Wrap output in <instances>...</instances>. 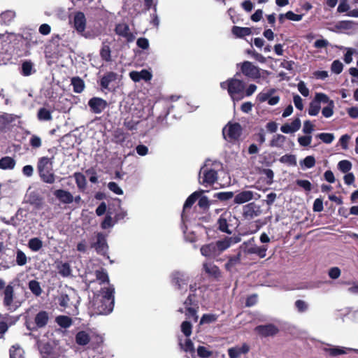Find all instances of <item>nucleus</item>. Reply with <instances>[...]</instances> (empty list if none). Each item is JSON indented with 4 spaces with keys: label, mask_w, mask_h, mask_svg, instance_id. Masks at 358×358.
<instances>
[{
    "label": "nucleus",
    "mask_w": 358,
    "mask_h": 358,
    "mask_svg": "<svg viewBox=\"0 0 358 358\" xmlns=\"http://www.w3.org/2000/svg\"><path fill=\"white\" fill-rule=\"evenodd\" d=\"M117 78V74L115 72L106 73L100 80V85L102 90H109L110 84L115 81Z\"/></svg>",
    "instance_id": "nucleus-30"
},
{
    "label": "nucleus",
    "mask_w": 358,
    "mask_h": 358,
    "mask_svg": "<svg viewBox=\"0 0 358 358\" xmlns=\"http://www.w3.org/2000/svg\"><path fill=\"white\" fill-rule=\"evenodd\" d=\"M337 11L338 13H347L349 17H358V9L350 10V6L348 3H340Z\"/></svg>",
    "instance_id": "nucleus-33"
},
{
    "label": "nucleus",
    "mask_w": 358,
    "mask_h": 358,
    "mask_svg": "<svg viewBox=\"0 0 358 358\" xmlns=\"http://www.w3.org/2000/svg\"><path fill=\"white\" fill-rule=\"evenodd\" d=\"M241 250H239L236 255L229 256L228 257V261L224 265L225 269L228 271H231L236 265L241 264Z\"/></svg>",
    "instance_id": "nucleus-32"
},
{
    "label": "nucleus",
    "mask_w": 358,
    "mask_h": 358,
    "mask_svg": "<svg viewBox=\"0 0 358 358\" xmlns=\"http://www.w3.org/2000/svg\"><path fill=\"white\" fill-rule=\"evenodd\" d=\"M217 172L207 166H203L199 171V182L205 186L213 185L217 180Z\"/></svg>",
    "instance_id": "nucleus-6"
},
{
    "label": "nucleus",
    "mask_w": 358,
    "mask_h": 358,
    "mask_svg": "<svg viewBox=\"0 0 358 358\" xmlns=\"http://www.w3.org/2000/svg\"><path fill=\"white\" fill-rule=\"evenodd\" d=\"M50 320V313L45 310H40L34 317V321L26 320L27 327L29 330H36L45 327Z\"/></svg>",
    "instance_id": "nucleus-5"
},
{
    "label": "nucleus",
    "mask_w": 358,
    "mask_h": 358,
    "mask_svg": "<svg viewBox=\"0 0 358 358\" xmlns=\"http://www.w3.org/2000/svg\"><path fill=\"white\" fill-rule=\"evenodd\" d=\"M162 108L163 110L158 115V122L163 121L164 119L169 115L170 109L173 108L171 102L166 99L158 96V109Z\"/></svg>",
    "instance_id": "nucleus-22"
},
{
    "label": "nucleus",
    "mask_w": 358,
    "mask_h": 358,
    "mask_svg": "<svg viewBox=\"0 0 358 358\" xmlns=\"http://www.w3.org/2000/svg\"><path fill=\"white\" fill-rule=\"evenodd\" d=\"M217 315L215 314H203L200 320V324H210L217 321Z\"/></svg>",
    "instance_id": "nucleus-60"
},
{
    "label": "nucleus",
    "mask_w": 358,
    "mask_h": 358,
    "mask_svg": "<svg viewBox=\"0 0 358 358\" xmlns=\"http://www.w3.org/2000/svg\"><path fill=\"white\" fill-rule=\"evenodd\" d=\"M11 317L8 314L0 315V338L7 331L8 329V324H11Z\"/></svg>",
    "instance_id": "nucleus-35"
},
{
    "label": "nucleus",
    "mask_w": 358,
    "mask_h": 358,
    "mask_svg": "<svg viewBox=\"0 0 358 358\" xmlns=\"http://www.w3.org/2000/svg\"><path fill=\"white\" fill-rule=\"evenodd\" d=\"M88 106L92 113L95 114L101 113L107 107L108 103L106 100L99 97H92L88 101Z\"/></svg>",
    "instance_id": "nucleus-14"
},
{
    "label": "nucleus",
    "mask_w": 358,
    "mask_h": 358,
    "mask_svg": "<svg viewBox=\"0 0 358 358\" xmlns=\"http://www.w3.org/2000/svg\"><path fill=\"white\" fill-rule=\"evenodd\" d=\"M71 85H73V91L76 93H81L84 90V82L78 77H75L71 79Z\"/></svg>",
    "instance_id": "nucleus-43"
},
{
    "label": "nucleus",
    "mask_w": 358,
    "mask_h": 358,
    "mask_svg": "<svg viewBox=\"0 0 358 358\" xmlns=\"http://www.w3.org/2000/svg\"><path fill=\"white\" fill-rule=\"evenodd\" d=\"M29 144L33 148H39L42 145V140L38 136L33 134L29 139Z\"/></svg>",
    "instance_id": "nucleus-64"
},
{
    "label": "nucleus",
    "mask_w": 358,
    "mask_h": 358,
    "mask_svg": "<svg viewBox=\"0 0 358 358\" xmlns=\"http://www.w3.org/2000/svg\"><path fill=\"white\" fill-rule=\"evenodd\" d=\"M243 245L245 246L244 248L241 246L240 248L243 249V251L245 255L255 254L260 258H264L266 255V250H268L267 245L257 246L254 245L248 246L246 243H244Z\"/></svg>",
    "instance_id": "nucleus-16"
},
{
    "label": "nucleus",
    "mask_w": 358,
    "mask_h": 358,
    "mask_svg": "<svg viewBox=\"0 0 358 358\" xmlns=\"http://www.w3.org/2000/svg\"><path fill=\"white\" fill-rule=\"evenodd\" d=\"M237 66H240L241 73L249 78L256 80L261 77L259 68L255 66L251 62L245 61L237 64Z\"/></svg>",
    "instance_id": "nucleus-7"
},
{
    "label": "nucleus",
    "mask_w": 358,
    "mask_h": 358,
    "mask_svg": "<svg viewBox=\"0 0 358 358\" xmlns=\"http://www.w3.org/2000/svg\"><path fill=\"white\" fill-rule=\"evenodd\" d=\"M286 137L282 134H276L273 136L272 140L270 142V146L271 147H281L285 143Z\"/></svg>",
    "instance_id": "nucleus-52"
},
{
    "label": "nucleus",
    "mask_w": 358,
    "mask_h": 358,
    "mask_svg": "<svg viewBox=\"0 0 358 358\" xmlns=\"http://www.w3.org/2000/svg\"><path fill=\"white\" fill-rule=\"evenodd\" d=\"M73 177L78 189H84L87 185L85 176L81 173L76 172L73 174Z\"/></svg>",
    "instance_id": "nucleus-46"
},
{
    "label": "nucleus",
    "mask_w": 358,
    "mask_h": 358,
    "mask_svg": "<svg viewBox=\"0 0 358 358\" xmlns=\"http://www.w3.org/2000/svg\"><path fill=\"white\" fill-rule=\"evenodd\" d=\"M241 241V238L238 236L234 237H225L222 240L216 241L215 246L216 249L220 255L223 251L228 249L232 244L237 243Z\"/></svg>",
    "instance_id": "nucleus-17"
},
{
    "label": "nucleus",
    "mask_w": 358,
    "mask_h": 358,
    "mask_svg": "<svg viewBox=\"0 0 358 358\" xmlns=\"http://www.w3.org/2000/svg\"><path fill=\"white\" fill-rule=\"evenodd\" d=\"M37 117L40 121H50L52 119L51 112L45 108L38 110Z\"/></svg>",
    "instance_id": "nucleus-48"
},
{
    "label": "nucleus",
    "mask_w": 358,
    "mask_h": 358,
    "mask_svg": "<svg viewBox=\"0 0 358 358\" xmlns=\"http://www.w3.org/2000/svg\"><path fill=\"white\" fill-rule=\"evenodd\" d=\"M55 197L64 204H70L73 201V196L69 191L57 189L54 192Z\"/></svg>",
    "instance_id": "nucleus-24"
},
{
    "label": "nucleus",
    "mask_w": 358,
    "mask_h": 358,
    "mask_svg": "<svg viewBox=\"0 0 358 358\" xmlns=\"http://www.w3.org/2000/svg\"><path fill=\"white\" fill-rule=\"evenodd\" d=\"M90 341L89 334L85 331H78L76 335V342L79 345H86Z\"/></svg>",
    "instance_id": "nucleus-36"
},
{
    "label": "nucleus",
    "mask_w": 358,
    "mask_h": 358,
    "mask_svg": "<svg viewBox=\"0 0 358 358\" xmlns=\"http://www.w3.org/2000/svg\"><path fill=\"white\" fill-rule=\"evenodd\" d=\"M200 251L201 255L206 257H215L216 256L219 255L215 243H210L202 245L201 247Z\"/></svg>",
    "instance_id": "nucleus-27"
},
{
    "label": "nucleus",
    "mask_w": 358,
    "mask_h": 358,
    "mask_svg": "<svg viewBox=\"0 0 358 358\" xmlns=\"http://www.w3.org/2000/svg\"><path fill=\"white\" fill-rule=\"evenodd\" d=\"M260 213L259 206L254 202L246 204L243 207V217L245 220H251L259 216Z\"/></svg>",
    "instance_id": "nucleus-13"
},
{
    "label": "nucleus",
    "mask_w": 358,
    "mask_h": 358,
    "mask_svg": "<svg viewBox=\"0 0 358 358\" xmlns=\"http://www.w3.org/2000/svg\"><path fill=\"white\" fill-rule=\"evenodd\" d=\"M36 71L34 69V64L30 60H26L22 64V74L24 76H29Z\"/></svg>",
    "instance_id": "nucleus-40"
},
{
    "label": "nucleus",
    "mask_w": 358,
    "mask_h": 358,
    "mask_svg": "<svg viewBox=\"0 0 358 358\" xmlns=\"http://www.w3.org/2000/svg\"><path fill=\"white\" fill-rule=\"evenodd\" d=\"M73 27L79 34H83L86 27V18L83 12H76L73 17Z\"/></svg>",
    "instance_id": "nucleus-20"
},
{
    "label": "nucleus",
    "mask_w": 358,
    "mask_h": 358,
    "mask_svg": "<svg viewBox=\"0 0 358 358\" xmlns=\"http://www.w3.org/2000/svg\"><path fill=\"white\" fill-rule=\"evenodd\" d=\"M301 125V120L299 117L295 118L290 124H285L281 126L280 130L284 134H289L297 131Z\"/></svg>",
    "instance_id": "nucleus-29"
},
{
    "label": "nucleus",
    "mask_w": 358,
    "mask_h": 358,
    "mask_svg": "<svg viewBox=\"0 0 358 358\" xmlns=\"http://www.w3.org/2000/svg\"><path fill=\"white\" fill-rule=\"evenodd\" d=\"M110 48L108 45H103L100 51L101 57L106 62L111 61Z\"/></svg>",
    "instance_id": "nucleus-57"
},
{
    "label": "nucleus",
    "mask_w": 358,
    "mask_h": 358,
    "mask_svg": "<svg viewBox=\"0 0 358 358\" xmlns=\"http://www.w3.org/2000/svg\"><path fill=\"white\" fill-rule=\"evenodd\" d=\"M260 174H264L266 176V184L271 185L273 182L274 173L271 169H263L259 170Z\"/></svg>",
    "instance_id": "nucleus-54"
},
{
    "label": "nucleus",
    "mask_w": 358,
    "mask_h": 358,
    "mask_svg": "<svg viewBox=\"0 0 358 358\" xmlns=\"http://www.w3.org/2000/svg\"><path fill=\"white\" fill-rule=\"evenodd\" d=\"M95 275H96V280H98L101 284L104 283V282L108 283L109 278H108V273L105 269L101 268L100 270H96L95 271Z\"/></svg>",
    "instance_id": "nucleus-53"
},
{
    "label": "nucleus",
    "mask_w": 358,
    "mask_h": 358,
    "mask_svg": "<svg viewBox=\"0 0 358 358\" xmlns=\"http://www.w3.org/2000/svg\"><path fill=\"white\" fill-rule=\"evenodd\" d=\"M129 77L135 83L140 82L141 80L148 82L151 80L152 74L150 71L146 69H143L141 71H131L129 73Z\"/></svg>",
    "instance_id": "nucleus-19"
},
{
    "label": "nucleus",
    "mask_w": 358,
    "mask_h": 358,
    "mask_svg": "<svg viewBox=\"0 0 358 358\" xmlns=\"http://www.w3.org/2000/svg\"><path fill=\"white\" fill-rule=\"evenodd\" d=\"M232 34L237 38H243L252 34L251 29L249 27H241L234 26L231 29Z\"/></svg>",
    "instance_id": "nucleus-34"
},
{
    "label": "nucleus",
    "mask_w": 358,
    "mask_h": 358,
    "mask_svg": "<svg viewBox=\"0 0 358 358\" xmlns=\"http://www.w3.org/2000/svg\"><path fill=\"white\" fill-rule=\"evenodd\" d=\"M15 13L13 10H8L0 14V23L1 24H9L15 18Z\"/></svg>",
    "instance_id": "nucleus-37"
},
{
    "label": "nucleus",
    "mask_w": 358,
    "mask_h": 358,
    "mask_svg": "<svg viewBox=\"0 0 358 358\" xmlns=\"http://www.w3.org/2000/svg\"><path fill=\"white\" fill-rule=\"evenodd\" d=\"M214 197L221 201H227L234 197L232 192H220L215 194Z\"/></svg>",
    "instance_id": "nucleus-58"
},
{
    "label": "nucleus",
    "mask_w": 358,
    "mask_h": 358,
    "mask_svg": "<svg viewBox=\"0 0 358 358\" xmlns=\"http://www.w3.org/2000/svg\"><path fill=\"white\" fill-rule=\"evenodd\" d=\"M279 161L282 164H286L289 166H296V158L294 155L292 154H286L282 156Z\"/></svg>",
    "instance_id": "nucleus-50"
},
{
    "label": "nucleus",
    "mask_w": 358,
    "mask_h": 358,
    "mask_svg": "<svg viewBox=\"0 0 358 358\" xmlns=\"http://www.w3.org/2000/svg\"><path fill=\"white\" fill-rule=\"evenodd\" d=\"M27 262V257L24 252L20 250L16 251V263L18 266H24Z\"/></svg>",
    "instance_id": "nucleus-59"
},
{
    "label": "nucleus",
    "mask_w": 358,
    "mask_h": 358,
    "mask_svg": "<svg viewBox=\"0 0 358 358\" xmlns=\"http://www.w3.org/2000/svg\"><path fill=\"white\" fill-rule=\"evenodd\" d=\"M275 92V89L271 88L266 92H260L257 95V99L260 103H263L266 101H268V98H270V96H271Z\"/></svg>",
    "instance_id": "nucleus-56"
},
{
    "label": "nucleus",
    "mask_w": 358,
    "mask_h": 358,
    "mask_svg": "<svg viewBox=\"0 0 358 358\" xmlns=\"http://www.w3.org/2000/svg\"><path fill=\"white\" fill-rule=\"evenodd\" d=\"M259 158V162L266 166H271V164L275 162L273 154L266 152L260 155Z\"/></svg>",
    "instance_id": "nucleus-42"
},
{
    "label": "nucleus",
    "mask_w": 358,
    "mask_h": 358,
    "mask_svg": "<svg viewBox=\"0 0 358 358\" xmlns=\"http://www.w3.org/2000/svg\"><path fill=\"white\" fill-rule=\"evenodd\" d=\"M329 101V96L324 93H316L314 99L310 103L308 108V114L310 116L317 115L321 108L320 103H327Z\"/></svg>",
    "instance_id": "nucleus-10"
},
{
    "label": "nucleus",
    "mask_w": 358,
    "mask_h": 358,
    "mask_svg": "<svg viewBox=\"0 0 358 358\" xmlns=\"http://www.w3.org/2000/svg\"><path fill=\"white\" fill-rule=\"evenodd\" d=\"M52 164V159L48 157H41L37 164V170L41 179L48 184H53L56 180Z\"/></svg>",
    "instance_id": "nucleus-3"
},
{
    "label": "nucleus",
    "mask_w": 358,
    "mask_h": 358,
    "mask_svg": "<svg viewBox=\"0 0 358 358\" xmlns=\"http://www.w3.org/2000/svg\"><path fill=\"white\" fill-rule=\"evenodd\" d=\"M255 331L262 337L273 336L279 332L278 328L273 324L258 325Z\"/></svg>",
    "instance_id": "nucleus-15"
},
{
    "label": "nucleus",
    "mask_w": 358,
    "mask_h": 358,
    "mask_svg": "<svg viewBox=\"0 0 358 358\" xmlns=\"http://www.w3.org/2000/svg\"><path fill=\"white\" fill-rule=\"evenodd\" d=\"M15 161L10 157H3L0 159V169L12 170L15 168Z\"/></svg>",
    "instance_id": "nucleus-38"
},
{
    "label": "nucleus",
    "mask_w": 358,
    "mask_h": 358,
    "mask_svg": "<svg viewBox=\"0 0 358 358\" xmlns=\"http://www.w3.org/2000/svg\"><path fill=\"white\" fill-rule=\"evenodd\" d=\"M315 159L313 156H307L302 161L300 162L301 166H304L307 169H310L315 165Z\"/></svg>",
    "instance_id": "nucleus-61"
},
{
    "label": "nucleus",
    "mask_w": 358,
    "mask_h": 358,
    "mask_svg": "<svg viewBox=\"0 0 358 358\" xmlns=\"http://www.w3.org/2000/svg\"><path fill=\"white\" fill-rule=\"evenodd\" d=\"M222 134L226 138L230 140H238L242 134V127L238 122H229L223 129Z\"/></svg>",
    "instance_id": "nucleus-9"
},
{
    "label": "nucleus",
    "mask_w": 358,
    "mask_h": 358,
    "mask_svg": "<svg viewBox=\"0 0 358 358\" xmlns=\"http://www.w3.org/2000/svg\"><path fill=\"white\" fill-rule=\"evenodd\" d=\"M116 223L115 217H112V213L108 211L104 220L101 223V227L103 229H107L113 227Z\"/></svg>",
    "instance_id": "nucleus-39"
},
{
    "label": "nucleus",
    "mask_w": 358,
    "mask_h": 358,
    "mask_svg": "<svg viewBox=\"0 0 358 358\" xmlns=\"http://www.w3.org/2000/svg\"><path fill=\"white\" fill-rule=\"evenodd\" d=\"M115 32L118 36L125 38L128 43L133 42L136 38L135 35L130 31L129 25L126 23L116 24Z\"/></svg>",
    "instance_id": "nucleus-12"
},
{
    "label": "nucleus",
    "mask_w": 358,
    "mask_h": 358,
    "mask_svg": "<svg viewBox=\"0 0 358 358\" xmlns=\"http://www.w3.org/2000/svg\"><path fill=\"white\" fill-rule=\"evenodd\" d=\"M323 143L329 144L334 140V135L331 133H320L317 135Z\"/></svg>",
    "instance_id": "nucleus-62"
},
{
    "label": "nucleus",
    "mask_w": 358,
    "mask_h": 358,
    "mask_svg": "<svg viewBox=\"0 0 358 358\" xmlns=\"http://www.w3.org/2000/svg\"><path fill=\"white\" fill-rule=\"evenodd\" d=\"M352 163L347 159L341 160L338 164V169L343 173H348L352 169Z\"/></svg>",
    "instance_id": "nucleus-55"
},
{
    "label": "nucleus",
    "mask_w": 358,
    "mask_h": 358,
    "mask_svg": "<svg viewBox=\"0 0 358 358\" xmlns=\"http://www.w3.org/2000/svg\"><path fill=\"white\" fill-rule=\"evenodd\" d=\"M56 322L63 328H68L72 324L71 319L68 316L60 315L56 317Z\"/></svg>",
    "instance_id": "nucleus-49"
},
{
    "label": "nucleus",
    "mask_w": 358,
    "mask_h": 358,
    "mask_svg": "<svg viewBox=\"0 0 358 358\" xmlns=\"http://www.w3.org/2000/svg\"><path fill=\"white\" fill-rule=\"evenodd\" d=\"M326 103H327V106L322 108V113L324 117H330L334 114V103L333 100L329 98V101Z\"/></svg>",
    "instance_id": "nucleus-51"
},
{
    "label": "nucleus",
    "mask_w": 358,
    "mask_h": 358,
    "mask_svg": "<svg viewBox=\"0 0 358 358\" xmlns=\"http://www.w3.org/2000/svg\"><path fill=\"white\" fill-rule=\"evenodd\" d=\"M203 191L201 192H194L192 194H190L187 199H186L184 205L182 212L181 213V219L182 222H185V219L186 217V211L191 208L193 204L196 202V201L201 196Z\"/></svg>",
    "instance_id": "nucleus-21"
},
{
    "label": "nucleus",
    "mask_w": 358,
    "mask_h": 358,
    "mask_svg": "<svg viewBox=\"0 0 358 358\" xmlns=\"http://www.w3.org/2000/svg\"><path fill=\"white\" fill-rule=\"evenodd\" d=\"M254 199V192L250 190H243L238 193L234 199V203L242 204Z\"/></svg>",
    "instance_id": "nucleus-26"
},
{
    "label": "nucleus",
    "mask_w": 358,
    "mask_h": 358,
    "mask_svg": "<svg viewBox=\"0 0 358 358\" xmlns=\"http://www.w3.org/2000/svg\"><path fill=\"white\" fill-rule=\"evenodd\" d=\"M189 280V276L181 271H176L171 274V282L178 289H185L187 291Z\"/></svg>",
    "instance_id": "nucleus-11"
},
{
    "label": "nucleus",
    "mask_w": 358,
    "mask_h": 358,
    "mask_svg": "<svg viewBox=\"0 0 358 358\" xmlns=\"http://www.w3.org/2000/svg\"><path fill=\"white\" fill-rule=\"evenodd\" d=\"M28 247L33 252L39 251L43 247V241L38 238H31L28 241Z\"/></svg>",
    "instance_id": "nucleus-41"
},
{
    "label": "nucleus",
    "mask_w": 358,
    "mask_h": 358,
    "mask_svg": "<svg viewBox=\"0 0 358 358\" xmlns=\"http://www.w3.org/2000/svg\"><path fill=\"white\" fill-rule=\"evenodd\" d=\"M250 351V347L247 343L241 346H236L228 350V355L230 358H238L241 355L247 354Z\"/></svg>",
    "instance_id": "nucleus-25"
},
{
    "label": "nucleus",
    "mask_w": 358,
    "mask_h": 358,
    "mask_svg": "<svg viewBox=\"0 0 358 358\" xmlns=\"http://www.w3.org/2000/svg\"><path fill=\"white\" fill-rule=\"evenodd\" d=\"M114 293L115 288L112 285L107 287H103L100 290L93 302L94 309L96 314L108 315L110 313L114 308Z\"/></svg>",
    "instance_id": "nucleus-1"
},
{
    "label": "nucleus",
    "mask_w": 358,
    "mask_h": 358,
    "mask_svg": "<svg viewBox=\"0 0 358 358\" xmlns=\"http://www.w3.org/2000/svg\"><path fill=\"white\" fill-rule=\"evenodd\" d=\"M29 289L32 292L33 294H34L36 296H38L42 293V289L41 287L40 283L35 280H32L29 282Z\"/></svg>",
    "instance_id": "nucleus-47"
},
{
    "label": "nucleus",
    "mask_w": 358,
    "mask_h": 358,
    "mask_svg": "<svg viewBox=\"0 0 358 358\" xmlns=\"http://www.w3.org/2000/svg\"><path fill=\"white\" fill-rule=\"evenodd\" d=\"M24 352L23 349L18 345H15L10 349V358H24Z\"/></svg>",
    "instance_id": "nucleus-45"
},
{
    "label": "nucleus",
    "mask_w": 358,
    "mask_h": 358,
    "mask_svg": "<svg viewBox=\"0 0 358 358\" xmlns=\"http://www.w3.org/2000/svg\"><path fill=\"white\" fill-rule=\"evenodd\" d=\"M39 350L43 358H57V354L50 343L41 344L39 345Z\"/></svg>",
    "instance_id": "nucleus-31"
},
{
    "label": "nucleus",
    "mask_w": 358,
    "mask_h": 358,
    "mask_svg": "<svg viewBox=\"0 0 358 358\" xmlns=\"http://www.w3.org/2000/svg\"><path fill=\"white\" fill-rule=\"evenodd\" d=\"M231 217L230 213H222L217 221V229L222 233L231 234L232 231L229 229V222L231 221Z\"/></svg>",
    "instance_id": "nucleus-18"
},
{
    "label": "nucleus",
    "mask_w": 358,
    "mask_h": 358,
    "mask_svg": "<svg viewBox=\"0 0 358 358\" xmlns=\"http://www.w3.org/2000/svg\"><path fill=\"white\" fill-rule=\"evenodd\" d=\"M3 304L10 312L16 310L22 304V301L14 293L12 285H7L3 292Z\"/></svg>",
    "instance_id": "nucleus-4"
},
{
    "label": "nucleus",
    "mask_w": 358,
    "mask_h": 358,
    "mask_svg": "<svg viewBox=\"0 0 358 358\" xmlns=\"http://www.w3.org/2000/svg\"><path fill=\"white\" fill-rule=\"evenodd\" d=\"M192 325L190 322L184 321L181 324V331L186 337H189L192 334Z\"/></svg>",
    "instance_id": "nucleus-63"
},
{
    "label": "nucleus",
    "mask_w": 358,
    "mask_h": 358,
    "mask_svg": "<svg viewBox=\"0 0 358 358\" xmlns=\"http://www.w3.org/2000/svg\"><path fill=\"white\" fill-rule=\"evenodd\" d=\"M204 271L209 275L215 279L221 277V271L217 266L213 263H204L203 264Z\"/></svg>",
    "instance_id": "nucleus-28"
},
{
    "label": "nucleus",
    "mask_w": 358,
    "mask_h": 358,
    "mask_svg": "<svg viewBox=\"0 0 358 358\" xmlns=\"http://www.w3.org/2000/svg\"><path fill=\"white\" fill-rule=\"evenodd\" d=\"M324 351L331 357H337L338 355L346 354L347 349L341 347H334L329 348H324Z\"/></svg>",
    "instance_id": "nucleus-44"
},
{
    "label": "nucleus",
    "mask_w": 358,
    "mask_h": 358,
    "mask_svg": "<svg viewBox=\"0 0 358 358\" xmlns=\"http://www.w3.org/2000/svg\"><path fill=\"white\" fill-rule=\"evenodd\" d=\"M239 76H241V73L236 72L234 78L220 83V87L222 90H227L229 95L234 101H238L244 98L245 83L237 78Z\"/></svg>",
    "instance_id": "nucleus-2"
},
{
    "label": "nucleus",
    "mask_w": 358,
    "mask_h": 358,
    "mask_svg": "<svg viewBox=\"0 0 358 358\" xmlns=\"http://www.w3.org/2000/svg\"><path fill=\"white\" fill-rule=\"evenodd\" d=\"M95 240L92 243V248L101 255L106 256L108 250V245L106 241V236L102 232L96 234Z\"/></svg>",
    "instance_id": "nucleus-8"
},
{
    "label": "nucleus",
    "mask_w": 358,
    "mask_h": 358,
    "mask_svg": "<svg viewBox=\"0 0 358 358\" xmlns=\"http://www.w3.org/2000/svg\"><path fill=\"white\" fill-rule=\"evenodd\" d=\"M56 268L58 273L63 278L73 277L72 268L69 262H64L62 261L56 262Z\"/></svg>",
    "instance_id": "nucleus-23"
}]
</instances>
